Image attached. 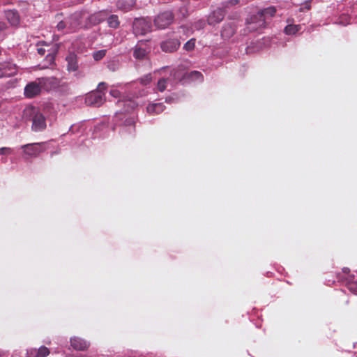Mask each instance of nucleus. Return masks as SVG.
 I'll return each mask as SVG.
<instances>
[{
	"mask_svg": "<svg viewBox=\"0 0 357 357\" xmlns=\"http://www.w3.org/2000/svg\"><path fill=\"white\" fill-rule=\"evenodd\" d=\"M276 13V8L271 6L264 8L250 17L248 22V29L250 31H257L259 28L264 27L266 20L272 17Z\"/></svg>",
	"mask_w": 357,
	"mask_h": 357,
	"instance_id": "f257e3e1",
	"label": "nucleus"
},
{
	"mask_svg": "<svg viewBox=\"0 0 357 357\" xmlns=\"http://www.w3.org/2000/svg\"><path fill=\"white\" fill-rule=\"evenodd\" d=\"M107 85L105 82L98 84L96 90L93 91L86 95L85 102L87 105L100 107L105 101V93Z\"/></svg>",
	"mask_w": 357,
	"mask_h": 357,
	"instance_id": "f03ea898",
	"label": "nucleus"
},
{
	"mask_svg": "<svg viewBox=\"0 0 357 357\" xmlns=\"http://www.w3.org/2000/svg\"><path fill=\"white\" fill-rule=\"evenodd\" d=\"M174 15L171 10L159 13L154 19V24L159 29H165L173 23Z\"/></svg>",
	"mask_w": 357,
	"mask_h": 357,
	"instance_id": "7ed1b4c3",
	"label": "nucleus"
},
{
	"mask_svg": "<svg viewBox=\"0 0 357 357\" xmlns=\"http://www.w3.org/2000/svg\"><path fill=\"white\" fill-rule=\"evenodd\" d=\"M151 23L144 18L135 19L132 23L133 33L136 36H143L151 31Z\"/></svg>",
	"mask_w": 357,
	"mask_h": 357,
	"instance_id": "20e7f679",
	"label": "nucleus"
},
{
	"mask_svg": "<svg viewBox=\"0 0 357 357\" xmlns=\"http://www.w3.org/2000/svg\"><path fill=\"white\" fill-rule=\"evenodd\" d=\"M44 145V142L27 144L22 146V149L24 153L28 157L36 158L45 150V148L43 147Z\"/></svg>",
	"mask_w": 357,
	"mask_h": 357,
	"instance_id": "39448f33",
	"label": "nucleus"
},
{
	"mask_svg": "<svg viewBox=\"0 0 357 357\" xmlns=\"http://www.w3.org/2000/svg\"><path fill=\"white\" fill-rule=\"evenodd\" d=\"M150 47L146 41H139L133 48V56L137 60L147 59Z\"/></svg>",
	"mask_w": 357,
	"mask_h": 357,
	"instance_id": "423d86ee",
	"label": "nucleus"
},
{
	"mask_svg": "<svg viewBox=\"0 0 357 357\" xmlns=\"http://www.w3.org/2000/svg\"><path fill=\"white\" fill-rule=\"evenodd\" d=\"M41 89V85L38 80L31 82L25 86L24 95L27 98H32L40 93Z\"/></svg>",
	"mask_w": 357,
	"mask_h": 357,
	"instance_id": "0eeeda50",
	"label": "nucleus"
},
{
	"mask_svg": "<svg viewBox=\"0 0 357 357\" xmlns=\"http://www.w3.org/2000/svg\"><path fill=\"white\" fill-rule=\"evenodd\" d=\"M41 87L46 91L56 88L59 85V81L54 77H40L38 79Z\"/></svg>",
	"mask_w": 357,
	"mask_h": 357,
	"instance_id": "6e6552de",
	"label": "nucleus"
},
{
	"mask_svg": "<svg viewBox=\"0 0 357 357\" xmlns=\"http://www.w3.org/2000/svg\"><path fill=\"white\" fill-rule=\"evenodd\" d=\"M225 11L222 8H217L208 17V23L210 25H215L220 23L225 17Z\"/></svg>",
	"mask_w": 357,
	"mask_h": 357,
	"instance_id": "1a4fd4ad",
	"label": "nucleus"
},
{
	"mask_svg": "<svg viewBox=\"0 0 357 357\" xmlns=\"http://www.w3.org/2000/svg\"><path fill=\"white\" fill-rule=\"evenodd\" d=\"M180 45L178 39H168L161 43L160 47L163 52H174L178 49Z\"/></svg>",
	"mask_w": 357,
	"mask_h": 357,
	"instance_id": "9d476101",
	"label": "nucleus"
},
{
	"mask_svg": "<svg viewBox=\"0 0 357 357\" xmlns=\"http://www.w3.org/2000/svg\"><path fill=\"white\" fill-rule=\"evenodd\" d=\"M46 128L45 118L40 113H36L33 117L32 129L38 132L44 130Z\"/></svg>",
	"mask_w": 357,
	"mask_h": 357,
	"instance_id": "9b49d317",
	"label": "nucleus"
},
{
	"mask_svg": "<svg viewBox=\"0 0 357 357\" xmlns=\"http://www.w3.org/2000/svg\"><path fill=\"white\" fill-rule=\"evenodd\" d=\"M70 345L75 350L85 351L89 347L90 343L81 337H74L70 339Z\"/></svg>",
	"mask_w": 357,
	"mask_h": 357,
	"instance_id": "f8f14e48",
	"label": "nucleus"
},
{
	"mask_svg": "<svg viewBox=\"0 0 357 357\" xmlns=\"http://www.w3.org/2000/svg\"><path fill=\"white\" fill-rule=\"evenodd\" d=\"M5 17L12 26L17 27L20 23V16L15 10H8L5 11Z\"/></svg>",
	"mask_w": 357,
	"mask_h": 357,
	"instance_id": "ddd939ff",
	"label": "nucleus"
},
{
	"mask_svg": "<svg viewBox=\"0 0 357 357\" xmlns=\"http://www.w3.org/2000/svg\"><path fill=\"white\" fill-rule=\"evenodd\" d=\"M3 77H12L17 74V67L15 64L7 62L1 63Z\"/></svg>",
	"mask_w": 357,
	"mask_h": 357,
	"instance_id": "4468645a",
	"label": "nucleus"
},
{
	"mask_svg": "<svg viewBox=\"0 0 357 357\" xmlns=\"http://www.w3.org/2000/svg\"><path fill=\"white\" fill-rule=\"evenodd\" d=\"M67 69L68 71H76L78 69L77 56L74 53H70L66 58Z\"/></svg>",
	"mask_w": 357,
	"mask_h": 357,
	"instance_id": "2eb2a0df",
	"label": "nucleus"
},
{
	"mask_svg": "<svg viewBox=\"0 0 357 357\" xmlns=\"http://www.w3.org/2000/svg\"><path fill=\"white\" fill-rule=\"evenodd\" d=\"M236 31L235 26L232 23L225 24L221 31V36L225 39L230 38Z\"/></svg>",
	"mask_w": 357,
	"mask_h": 357,
	"instance_id": "dca6fc26",
	"label": "nucleus"
},
{
	"mask_svg": "<svg viewBox=\"0 0 357 357\" xmlns=\"http://www.w3.org/2000/svg\"><path fill=\"white\" fill-rule=\"evenodd\" d=\"M28 354L29 357H46L50 354V350L47 347L42 346L38 349L29 350Z\"/></svg>",
	"mask_w": 357,
	"mask_h": 357,
	"instance_id": "f3484780",
	"label": "nucleus"
},
{
	"mask_svg": "<svg viewBox=\"0 0 357 357\" xmlns=\"http://www.w3.org/2000/svg\"><path fill=\"white\" fill-rule=\"evenodd\" d=\"M165 106L162 102L149 104L146 111L149 114H158L164 111Z\"/></svg>",
	"mask_w": 357,
	"mask_h": 357,
	"instance_id": "a211bd4d",
	"label": "nucleus"
},
{
	"mask_svg": "<svg viewBox=\"0 0 357 357\" xmlns=\"http://www.w3.org/2000/svg\"><path fill=\"white\" fill-rule=\"evenodd\" d=\"M184 77L187 78L188 79L194 81V80H199L200 82L203 81L204 77L202 74L197 70H193L190 73H187L185 74Z\"/></svg>",
	"mask_w": 357,
	"mask_h": 357,
	"instance_id": "6ab92c4d",
	"label": "nucleus"
},
{
	"mask_svg": "<svg viewBox=\"0 0 357 357\" xmlns=\"http://www.w3.org/2000/svg\"><path fill=\"white\" fill-rule=\"evenodd\" d=\"M301 29V26L298 24H288L284 28V33L287 35H294Z\"/></svg>",
	"mask_w": 357,
	"mask_h": 357,
	"instance_id": "aec40b11",
	"label": "nucleus"
},
{
	"mask_svg": "<svg viewBox=\"0 0 357 357\" xmlns=\"http://www.w3.org/2000/svg\"><path fill=\"white\" fill-rule=\"evenodd\" d=\"M107 24L110 28L117 29L120 25L119 17L116 15H112L107 18Z\"/></svg>",
	"mask_w": 357,
	"mask_h": 357,
	"instance_id": "412c9836",
	"label": "nucleus"
},
{
	"mask_svg": "<svg viewBox=\"0 0 357 357\" xmlns=\"http://www.w3.org/2000/svg\"><path fill=\"white\" fill-rule=\"evenodd\" d=\"M106 50H101L94 52L92 56L95 61H98L105 57V56L106 55Z\"/></svg>",
	"mask_w": 357,
	"mask_h": 357,
	"instance_id": "4be33fe9",
	"label": "nucleus"
},
{
	"mask_svg": "<svg viewBox=\"0 0 357 357\" xmlns=\"http://www.w3.org/2000/svg\"><path fill=\"white\" fill-rule=\"evenodd\" d=\"M140 84L143 86H146L152 82V76L151 73L146 74L139 79Z\"/></svg>",
	"mask_w": 357,
	"mask_h": 357,
	"instance_id": "5701e85b",
	"label": "nucleus"
},
{
	"mask_svg": "<svg viewBox=\"0 0 357 357\" xmlns=\"http://www.w3.org/2000/svg\"><path fill=\"white\" fill-rule=\"evenodd\" d=\"M195 39L192 38L189 40L187 43H185L183 46V49L186 51H192L195 49Z\"/></svg>",
	"mask_w": 357,
	"mask_h": 357,
	"instance_id": "b1692460",
	"label": "nucleus"
},
{
	"mask_svg": "<svg viewBox=\"0 0 357 357\" xmlns=\"http://www.w3.org/2000/svg\"><path fill=\"white\" fill-rule=\"evenodd\" d=\"M347 286L351 292L357 294V282H347Z\"/></svg>",
	"mask_w": 357,
	"mask_h": 357,
	"instance_id": "393cba45",
	"label": "nucleus"
},
{
	"mask_svg": "<svg viewBox=\"0 0 357 357\" xmlns=\"http://www.w3.org/2000/svg\"><path fill=\"white\" fill-rule=\"evenodd\" d=\"M167 80L165 79H160L158 82V89L162 92L166 89Z\"/></svg>",
	"mask_w": 357,
	"mask_h": 357,
	"instance_id": "a878e982",
	"label": "nucleus"
},
{
	"mask_svg": "<svg viewBox=\"0 0 357 357\" xmlns=\"http://www.w3.org/2000/svg\"><path fill=\"white\" fill-rule=\"evenodd\" d=\"M55 53H49L45 57V61L48 65H52L54 63Z\"/></svg>",
	"mask_w": 357,
	"mask_h": 357,
	"instance_id": "bb28decb",
	"label": "nucleus"
},
{
	"mask_svg": "<svg viewBox=\"0 0 357 357\" xmlns=\"http://www.w3.org/2000/svg\"><path fill=\"white\" fill-rule=\"evenodd\" d=\"M124 124L126 126H132L133 130H135V121L133 117H129L126 119L124 121Z\"/></svg>",
	"mask_w": 357,
	"mask_h": 357,
	"instance_id": "cd10ccee",
	"label": "nucleus"
},
{
	"mask_svg": "<svg viewBox=\"0 0 357 357\" xmlns=\"http://www.w3.org/2000/svg\"><path fill=\"white\" fill-rule=\"evenodd\" d=\"M349 20L350 17L348 15H344L340 17L339 23L343 25H346L347 24H349Z\"/></svg>",
	"mask_w": 357,
	"mask_h": 357,
	"instance_id": "c85d7f7f",
	"label": "nucleus"
},
{
	"mask_svg": "<svg viewBox=\"0 0 357 357\" xmlns=\"http://www.w3.org/2000/svg\"><path fill=\"white\" fill-rule=\"evenodd\" d=\"M11 153H12V150L10 148H8V147L0 148V154L4 155V154H10Z\"/></svg>",
	"mask_w": 357,
	"mask_h": 357,
	"instance_id": "c756f323",
	"label": "nucleus"
},
{
	"mask_svg": "<svg viewBox=\"0 0 357 357\" xmlns=\"http://www.w3.org/2000/svg\"><path fill=\"white\" fill-rule=\"evenodd\" d=\"M109 93L112 96H113L114 98H119L120 96H121V93L119 90H116V89H112L109 91Z\"/></svg>",
	"mask_w": 357,
	"mask_h": 357,
	"instance_id": "7c9ffc66",
	"label": "nucleus"
},
{
	"mask_svg": "<svg viewBox=\"0 0 357 357\" xmlns=\"http://www.w3.org/2000/svg\"><path fill=\"white\" fill-rule=\"evenodd\" d=\"M56 27L58 30L62 31L66 27V22L64 21H61L58 23Z\"/></svg>",
	"mask_w": 357,
	"mask_h": 357,
	"instance_id": "2f4dec72",
	"label": "nucleus"
},
{
	"mask_svg": "<svg viewBox=\"0 0 357 357\" xmlns=\"http://www.w3.org/2000/svg\"><path fill=\"white\" fill-rule=\"evenodd\" d=\"M8 29L6 24L2 21H0V33L4 32Z\"/></svg>",
	"mask_w": 357,
	"mask_h": 357,
	"instance_id": "473e14b6",
	"label": "nucleus"
},
{
	"mask_svg": "<svg viewBox=\"0 0 357 357\" xmlns=\"http://www.w3.org/2000/svg\"><path fill=\"white\" fill-rule=\"evenodd\" d=\"M37 52L40 56H43L46 52V50L44 47H40L37 48Z\"/></svg>",
	"mask_w": 357,
	"mask_h": 357,
	"instance_id": "72a5a7b5",
	"label": "nucleus"
},
{
	"mask_svg": "<svg viewBox=\"0 0 357 357\" xmlns=\"http://www.w3.org/2000/svg\"><path fill=\"white\" fill-rule=\"evenodd\" d=\"M100 15V14H97V15H91V20H96L97 23L100 22H101V20H102L101 19H98V20H96V17H98V15Z\"/></svg>",
	"mask_w": 357,
	"mask_h": 357,
	"instance_id": "f704fd0d",
	"label": "nucleus"
},
{
	"mask_svg": "<svg viewBox=\"0 0 357 357\" xmlns=\"http://www.w3.org/2000/svg\"><path fill=\"white\" fill-rule=\"evenodd\" d=\"M350 272V269L347 267H344L342 268V273H344V274H349Z\"/></svg>",
	"mask_w": 357,
	"mask_h": 357,
	"instance_id": "c9c22d12",
	"label": "nucleus"
},
{
	"mask_svg": "<svg viewBox=\"0 0 357 357\" xmlns=\"http://www.w3.org/2000/svg\"><path fill=\"white\" fill-rule=\"evenodd\" d=\"M229 3L232 4V5H235V4H237L238 3V0H231V1H229Z\"/></svg>",
	"mask_w": 357,
	"mask_h": 357,
	"instance_id": "e433bc0d",
	"label": "nucleus"
},
{
	"mask_svg": "<svg viewBox=\"0 0 357 357\" xmlns=\"http://www.w3.org/2000/svg\"><path fill=\"white\" fill-rule=\"evenodd\" d=\"M1 63H0V78L3 77V73H2V67Z\"/></svg>",
	"mask_w": 357,
	"mask_h": 357,
	"instance_id": "4c0bfd02",
	"label": "nucleus"
},
{
	"mask_svg": "<svg viewBox=\"0 0 357 357\" xmlns=\"http://www.w3.org/2000/svg\"><path fill=\"white\" fill-rule=\"evenodd\" d=\"M337 278H338L339 280H342V278L340 277V273L337 275Z\"/></svg>",
	"mask_w": 357,
	"mask_h": 357,
	"instance_id": "58836bf2",
	"label": "nucleus"
}]
</instances>
